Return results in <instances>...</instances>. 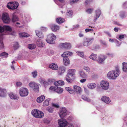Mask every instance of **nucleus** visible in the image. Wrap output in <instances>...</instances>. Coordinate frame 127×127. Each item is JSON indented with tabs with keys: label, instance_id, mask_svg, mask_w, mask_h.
<instances>
[{
	"label": "nucleus",
	"instance_id": "1",
	"mask_svg": "<svg viewBox=\"0 0 127 127\" xmlns=\"http://www.w3.org/2000/svg\"><path fill=\"white\" fill-rule=\"evenodd\" d=\"M120 74V71L118 69L109 71L107 74V76L110 79H115Z\"/></svg>",
	"mask_w": 127,
	"mask_h": 127
},
{
	"label": "nucleus",
	"instance_id": "2",
	"mask_svg": "<svg viewBox=\"0 0 127 127\" xmlns=\"http://www.w3.org/2000/svg\"><path fill=\"white\" fill-rule=\"evenodd\" d=\"M31 113L32 116L36 118H42L44 116L43 113L37 110L34 109L32 110Z\"/></svg>",
	"mask_w": 127,
	"mask_h": 127
},
{
	"label": "nucleus",
	"instance_id": "3",
	"mask_svg": "<svg viewBox=\"0 0 127 127\" xmlns=\"http://www.w3.org/2000/svg\"><path fill=\"white\" fill-rule=\"evenodd\" d=\"M56 38V36L53 33L48 35L46 39L47 42L50 44H54L55 43V40Z\"/></svg>",
	"mask_w": 127,
	"mask_h": 127
},
{
	"label": "nucleus",
	"instance_id": "4",
	"mask_svg": "<svg viewBox=\"0 0 127 127\" xmlns=\"http://www.w3.org/2000/svg\"><path fill=\"white\" fill-rule=\"evenodd\" d=\"M93 37L86 38L84 39L83 42V45L87 47L89 46L94 40Z\"/></svg>",
	"mask_w": 127,
	"mask_h": 127
},
{
	"label": "nucleus",
	"instance_id": "5",
	"mask_svg": "<svg viewBox=\"0 0 127 127\" xmlns=\"http://www.w3.org/2000/svg\"><path fill=\"white\" fill-rule=\"evenodd\" d=\"M2 20L4 23L7 24L9 23L10 21L8 14L6 13H4L2 14Z\"/></svg>",
	"mask_w": 127,
	"mask_h": 127
},
{
	"label": "nucleus",
	"instance_id": "6",
	"mask_svg": "<svg viewBox=\"0 0 127 127\" xmlns=\"http://www.w3.org/2000/svg\"><path fill=\"white\" fill-rule=\"evenodd\" d=\"M29 86L34 91L38 92L39 88V84L33 82H31L29 84Z\"/></svg>",
	"mask_w": 127,
	"mask_h": 127
},
{
	"label": "nucleus",
	"instance_id": "7",
	"mask_svg": "<svg viewBox=\"0 0 127 127\" xmlns=\"http://www.w3.org/2000/svg\"><path fill=\"white\" fill-rule=\"evenodd\" d=\"M4 31L3 28L0 26V49H3L4 47L2 41V35L3 34L2 33Z\"/></svg>",
	"mask_w": 127,
	"mask_h": 127
},
{
	"label": "nucleus",
	"instance_id": "8",
	"mask_svg": "<svg viewBox=\"0 0 127 127\" xmlns=\"http://www.w3.org/2000/svg\"><path fill=\"white\" fill-rule=\"evenodd\" d=\"M18 5L17 2L13 3L12 2H11L8 3L7 7L9 9H14L17 8L19 6Z\"/></svg>",
	"mask_w": 127,
	"mask_h": 127
},
{
	"label": "nucleus",
	"instance_id": "9",
	"mask_svg": "<svg viewBox=\"0 0 127 127\" xmlns=\"http://www.w3.org/2000/svg\"><path fill=\"white\" fill-rule=\"evenodd\" d=\"M106 58V56L100 54L98 56L96 62L99 64H102Z\"/></svg>",
	"mask_w": 127,
	"mask_h": 127
},
{
	"label": "nucleus",
	"instance_id": "10",
	"mask_svg": "<svg viewBox=\"0 0 127 127\" xmlns=\"http://www.w3.org/2000/svg\"><path fill=\"white\" fill-rule=\"evenodd\" d=\"M28 90L27 88H22L20 91V95L22 97L26 96L28 95Z\"/></svg>",
	"mask_w": 127,
	"mask_h": 127
},
{
	"label": "nucleus",
	"instance_id": "11",
	"mask_svg": "<svg viewBox=\"0 0 127 127\" xmlns=\"http://www.w3.org/2000/svg\"><path fill=\"white\" fill-rule=\"evenodd\" d=\"M100 85L102 88L105 90H107L109 87V83L106 81H101Z\"/></svg>",
	"mask_w": 127,
	"mask_h": 127
},
{
	"label": "nucleus",
	"instance_id": "12",
	"mask_svg": "<svg viewBox=\"0 0 127 127\" xmlns=\"http://www.w3.org/2000/svg\"><path fill=\"white\" fill-rule=\"evenodd\" d=\"M74 94L76 93L77 94L80 95L81 93L82 90L80 87L79 86L74 85L73 86Z\"/></svg>",
	"mask_w": 127,
	"mask_h": 127
},
{
	"label": "nucleus",
	"instance_id": "13",
	"mask_svg": "<svg viewBox=\"0 0 127 127\" xmlns=\"http://www.w3.org/2000/svg\"><path fill=\"white\" fill-rule=\"evenodd\" d=\"M67 110L64 107H62L59 112V115L61 118L64 117L67 115Z\"/></svg>",
	"mask_w": 127,
	"mask_h": 127
},
{
	"label": "nucleus",
	"instance_id": "14",
	"mask_svg": "<svg viewBox=\"0 0 127 127\" xmlns=\"http://www.w3.org/2000/svg\"><path fill=\"white\" fill-rule=\"evenodd\" d=\"M66 69V68L64 66L60 67L58 71V75H61L63 74L65 71Z\"/></svg>",
	"mask_w": 127,
	"mask_h": 127
},
{
	"label": "nucleus",
	"instance_id": "15",
	"mask_svg": "<svg viewBox=\"0 0 127 127\" xmlns=\"http://www.w3.org/2000/svg\"><path fill=\"white\" fill-rule=\"evenodd\" d=\"M60 46H61L63 48L65 49H69L71 47L70 44L69 43L67 42L61 43Z\"/></svg>",
	"mask_w": 127,
	"mask_h": 127
},
{
	"label": "nucleus",
	"instance_id": "16",
	"mask_svg": "<svg viewBox=\"0 0 127 127\" xmlns=\"http://www.w3.org/2000/svg\"><path fill=\"white\" fill-rule=\"evenodd\" d=\"M8 95L9 97L12 99L17 100L19 98V97L18 95L12 93H10L8 94Z\"/></svg>",
	"mask_w": 127,
	"mask_h": 127
},
{
	"label": "nucleus",
	"instance_id": "17",
	"mask_svg": "<svg viewBox=\"0 0 127 127\" xmlns=\"http://www.w3.org/2000/svg\"><path fill=\"white\" fill-rule=\"evenodd\" d=\"M7 95V91L6 90L0 88V96L4 97Z\"/></svg>",
	"mask_w": 127,
	"mask_h": 127
},
{
	"label": "nucleus",
	"instance_id": "18",
	"mask_svg": "<svg viewBox=\"0 0 127 127\" xmlns=\"http://www.w3.org/2000/svg\"><path fill=\"white\" fill-rule=\"evenodd\" d=\"M50 27L53 32H56L59 29V27L58 26L54 24H51Z\"/></svg>",
	"mask_w": 127,
	"mask_h": 127
},
{
	"label": "nucleus",
	"instance_id": "19",
	"mask_svg": "<svg viewBox=\"0 0 127 127\" xmlns=\"http://www.w3.org/2000/svg\"><path fill=\"white\" fill-rule=\"evenodd\" d=\"M96 15L94 17V22H95L97 19L100 16L101 14L100 10L99 9L96 10L95 11Z\"/></svg>",
	"mask_w": 127,
	"mask_h": 127
},
{
	"label": "nucleus",
	"instance_id": "20",
	"mask_svg": "<svg viewBox=\"0 0 127 127\" xmlns=\"http://www.w3.org/2000/svg\"><path fill=\"white\" fill-rule=\"evenodd\" d=\"M36 43L39 47H43L44 45V43L43 42L41 39H38L36 41Z\"/></svg>",
	"mask_w": 127,
	"mask_h": 127
},
{
	"label": "nucleus",
	"instance_id": "21",
	"mask_svg": "<svg viewBox=\"0 0 127 127\" xmlns=\"http://www.w3.org/2000/svg\"><path fill=\"white\" fill-rule=\"evenodd\" d=\"M79 76L82 78H86L87 77V75L83 71L81 70H79L78 72Z\"/></svg>",
	"mask_w": 127,
	"mask_h": 127
},
{
	"label": "nucleus",
	"instance_id": "22",
	"mask_svg": "<svg viewBox=\"0 0 127 127\" xmlns=\"http://www.w3.org/2000/svg\"><path fill=\"white\" fill-rule=\"evenodd\" d=\"M101 99L102 101L107 104L109 103L111 101V100L109 98L105 96H103Z\"/></svg>",
	"mask_w": 127,
	"mask_h": 127
},
{
	"label": "nucleus",
	"instance_id": "23",
	"mask_svg": "<svg viewBox=\"0 0 127 127\" xmlns=\"http://www.w3.org/2000/svg\"><path fill=\"white\" fill-rule=\"evenodd\" d=\"M76 70L73 69H70L68 70L67 73L68 74L70 75L71 76H73L75 74L76 72Z\"/></svg>",
	"mask_w": 127,
	"mask_h": 127
},
{
	"label": "nucleus",
	"instance_id": "24",
	"mask_svg": "<svg viewBox=\"0 0 127 127\" xmlns=\"http://www.w3.org/2000/svg\"><path fill=\"white\" fill-rule=\"evenodd\" d=\"M96 86V84L95 83H89L87 85L88 87L90 89H93L95 88Z\"/></svg>",
	"mask_w": 127,
	"mask_h": 127
},
{
	"label": "nucleus",
	"instance_id": "25",
	"mask_svg": "<svg viewBox=\"0 0 127 127\" xmlns=\"http://www.w3.org/2000/svg\"><path fill=\"white\" fill-rule=\"evenodd\" d=\"M72 54V53L71 52L67 51L65 52L61 55L62 57H67L69 56H71Z\"/></svg>",
	"mask_w": 127,
	"mask_h": 127
},
{
	"label": "nucleus",
	"instance_id": "26",
	"mask_svg": "<svg viewBox=\"0 0 127 127\" xmlns=\"http://www.w3.org/2000/svg\"><path fill=\"white\" fill-rule=\"evenodd\" d=\"M64 63L65 65H68L69 64V60L67 57H63Z\"/></svg>",
	"mask_w": 127,
	"mask_h": 127
},
{
	"label": "nucleus",
	"instance_id": "27",
	"mask_svg": "<svg viewBox=\"0 0 127 127\" xmlns=\"http://www.w3.org/2000/svg\"><path fill=\"white\" fill-rule=\"evenodd\" d=\"M97 56L96 54L93 53L89 56V58L95 61H96L97 59Z\"/></svg>",
	"mask_w": 127,
	"mask_h": 127
},
{
	"label": "nucleus",
	"instance_id": "28",
	"mask_svg": "<svg viewBox=\"0 0 127 127\" xmlns=\"http://www.w3.org/2000/svg\"><path fill=\"white\" fill-rule=\"evenodd\" d=\"M49 67L50 68L53 70H56L58 68V66L56 64L54 63L50 64L49 66Z\"/></svg>",
	"mask_w": 127,
	"mask_h": 127
},
{
	"label": "nucleus",
	"instance_id": "29",
	"mask_svg": "<svg viewBox=\"0 0 127 127\" xmlns=\"http://www.w3.org/2000/svg\"><path fill=\"white\" fill-rule=\"evenodd\" d=\"M45 98V96L44 95H42L37 98L36 101L38 102H41L44 100Z\"/></svg>",
	"mask_w": 127,
	"mask_h": 127
},
{
	"label": "nucleus",
	"instance_id": "30",
	"mask_svg": "<svg viewBox=\"0 0 127 127\" xmlns=\"http://www.w3.org/2000/svg\"><path fill=\"white\" fill-rule=\"evenodd\" d=\"M35 33L36 35L39 37L41 38H43L44 37V35L42 33L36 30L35 31Z\"/></svg>",
	"mask_w": 127,
	"mask_h": 127
},
{
	"label": "nucleus",
	"instance_id": "31",
	"mask_svg": "<svg viewBox=\"0 0 127 127\" xmlns=\"http://www.w3.org/2000/svg\"><path fill=\"white\" fill-rule=\"evenodd\" d=\"M73 13V11L71 10H68L66 13L67 17L68 18H71L72 16Z\"/></svg>",
	"mask_w": 127,
	"mask_h": 127
},
{
	"label": "nucleus",
	"instance_id": "32",
	"mask_svg": "<svg viewBox=\"0 0 127 127\" xmlns=\"http://www.w3.org/2000/svg\"><path fill=\"white\" fill-rule=\"evenodd\" d=\"M12 21L13 22H14L17 21L18 20V19L16 15H15L14 13L12 14Z\"/></svg>",
	"mask_w": 127,
	"mask_h": 127
},
{
	"label": "nucleus",
	"instance_id": "33",
	"mask_svg": "<svg viewBox=\"0 0 127 127\" xmlns=\"http://www.w3.org/2000/svg\"><path fill=\"white\" fill-rule=\"evenodd\" d=\"M63 91V88L61 87H57V88H56L55 91L57 92V93L61 94L62 93Z\"/></svg>",
	"mask_w": 127,
	"mask_h": 127
},
{
	"label": "nucleus",
	"instance_id": "34",
	"mask_svg": "<svg viewBox=\"0 0 127 127\" xmlns=\"http://www.w3.org/2000/svg\"><path fill=\"white\" fill-rule=\"evenodd\" d=\"M123 71L127 72V64L125 62H123Z\"/></svg>",
	"mask_w": 127,
	"mask_h": 127
},
{
	"label": "nucleus",
	"instance_id": "35",
	"mask_svg": "<svg viewBox=\"0 0 127 127\" xmlns=\"http://www.w3.org/2000/svg\"><path fill=\"white\" fill-rule=\"evenodd\" d=\"M8 54L7 53L3 52L0 54V57H2L3 58H7L8 57Z\"/></svg>",
	"mask_w": 127,
	"mask_h": 127
},
{
	"label": "nucleus",
	"instance_id": "36",
	"mask_svg": "<svg viewBox=\"0 0 127 127\" xmlns=\"http://www.w3.org/2000/svg\"><path fill=\"white\" fill-rule=\"evenodd\" d=\"M66 90L71 94H74L73 90L70 87H66Z\"/></svg>",
	"mask_w": 127,
	"mask_h": 127
},
{
	"label": "nucleus",
	"instance_id": "37",
	"mask_svg": "<svg viewBox=\"0 0 127 127\" xmlns=\"http://www.w3.org/2000/svg\"><path fill=\"white\" fill-rule=\"evenodd\" d=\"M56 21L58 23H62L64 22V20L63 18H59L56 19Z\"/></svg>",
	"mask_w": 127,
	"mask_h": 127
},
{
	"label": "nucleus",
	"instance_id": "38",
	"mask_svg": "<svg viewBox=\"0 0 127 127\" xmlns=\"http://www.w3.org/2000/svg\"><path fill=\"white\" fill-rule=\"evenodd\" d=\"M50 100V99L48 98L47 99L45 100L44 101L43 103V105L44 106H46L48 105L49 104V101Z\"/></svg>",
	"mask_w": 127,
	"mask_h": 127
},
{
	"label": "nucleus",
	"instance_id": "39",
	"mask_svg": "<svg viewBox=\"0 0 127 127\" xmlns=\"http://www.w3.org/2000/svg\"><path fill=\"white\" fill-rule=\"evenodd\" d=\"M82 98L84 100L88 102L91 101V99L87 97L85 95H83L82 96Z\"/></svg>",
	"mask_w": 127,
	"mask_h": 127
},
{
	"label": "nucleus",
	"instance_id": "40",
	"mask_svg": "<svg viewBox=\"0 0 127 127\" xmlns=\"http://www.w3.org/2000/svg\"><path fill=\"white\" fill-rule=\"evenodd\" d=\"M20 37H27L29 36V35L27 33H21L19 34Z\"/></svg>",
	"mask_w": 127,
	"mask_h": 127
},
{
	"label": "nucleus",
	"instance_id": "41",
	"mask_svg": "<svg viewBox=\"0 0 127 127\" xmlns=\"http://www.w3.org/2000/svg\"><path fill=\"white\" fill-rule=\"evenodd\" d=\"M36 47V45L34 44H31L29 45L28 48L30 49H33Z\"/></svg>",
	"mask_w": 127,
	"mask_h": 127
},
{
	"label": "nucleus",
	"instance_id": "42",
	"mask_svg": "<svg viewBox=\"0 0 127 127\" xmlns=\"http://www.w3.org/2000/svg\"><path fill=\"white\" fill-rule=\"evenodd\" d=\"M3 28L4 30V29H5L6 30L9 31H11L12 30L11 29V28L9 26H3Z\"/></svg>",
	"mask_w": 127,
	"mask_h": 127
},
{
	"label": "nucleus",
	"instance_id": "43",
	"mask_svg": "<svg viewBox=\"0 0 127 127\" xmlns=\"http://www.w3.org/2000/svg\"><path fill=\"white\" fill-rule=\"evenodd\" d=\"M77 55L80 57L83 58L84 57V53L83 52H80L79 51H77L76 52Z\"/></svg>",
	"mask_w": 127,
	"mask_h": 127
},
{
	"label": "nucleus",
	"instance_id": "44",
	"mask_svg": "<svg viewBox=\"0 0 127 127\" xmlns=\"http://www.w3.org/2000/svg\"><path fill=\"white\" fill-rule=\"evenodd\" d=\"M68 75H67L66 77L65 78V79L67 82L69 83H72V80L69 77V76H68Z\"/></svg>",
	"mask_w": 127,
	"mask_h": 127
},
{
	"label": "nucleus",
	"instance_id": "45",
	"mask_svg": "<svg viewBox=\"0 0 127 127\" xmlns=\"http://www.w3.org/2000/svg\"><path fill=\"white\" fill-rule=\"evenodd\" d=\"M32 74L33 77L35 78L37 76V72L36 71H34L32 72Z\"/></svg>",
	"mask_w": 127,
	"mask_h": 127
},
{
	"label": "nucleus",
	"instance_id": "46",
	"mask_svg": "<svg viewBox=\"0 0 127 127\" xmlns=\"http://www.w3.org/2000/svg\"><path fill=\"white\" fill-rule=\"evenodd\" d=\"M19 44L18 42H15L13 48L14 50H16L19 47Z\"/></svg>",
	"mask_w": 127,
	"mask_h": 127
},
{
	"label": "nucleus",
	"instance_id": "47",
	"mask_svg": "<svg viewBox=\"0 0 127 127\" xmlns=\"http://www.w3.org/2000/svg\"><path fill=\"white\" fill-rule=\"evenodd\" d=\"M120 16L122 18H124L125 17V13L124 11H121L120 12Z\"/></svg>",
	"mask_w": 127,
	"mask_h": 127
},
{
	"label": "nucleus",
	"instance_id": "48",
	"mask_svg": "<svg viewBox=\"0 0 127 127\" xmlns=\"http://www.w3.org/2000/svg\"><path fill=\"white\" fill-rule=\"evenodd\" d=\"M93 10V8H88L86 10V11L88 13L90 14L92 13Z\"/></svg>",
	"mask_w": 127,
	"mask_h": 127
},
{
	"label": "nucleus",
	"instance_id": "49",
	"mask_svg": "<svg viewBox=\"0 0 127 127\" xmlns=\"http://www.w3.org/2000/svg\"><path fill=\"white\" fill-rule=\"evenodd\" d=\"M47 110L49 112L52 113L53 111V108L52 107H48L47 108Z\"/></svg>",
	"mask_w": 127,
	"mask_h": 127
},
{
	"label": "nucleus",
	"instance_id": "50",
	"mask_svg": "<svg viewBox=\"0 0 127 127\" xmlns=\"http://www.w3.org/2000/svg\"><path fill=\"white\" fill-rule=\"evenodd\" d=\"M83 69L85 70L87 72H89L90 71V69L88 66H84L83 67Z\"/></svg>",
	"mask_w": 127,
	"mask_h": 127
},
{
	"label": "nucleus",
	"instance_id": "51",
	"mask_svg": "<svg viewBox=\"0 0 127 127\" xmlns=\"http://www.w3.org/2000/svg\"><path fill=\"white\" fill-rule=\"evenodd\" d=\"M85 31L87 33L89 32H93L94 31V30L93 29H85Z\"/></svg>",
	"mask_w": 127,
	"mask_h": 127
},
{
	"label": "nucleus",
	"instance_id": "52",
	"mask_svg": "<svg viewBox=\"0 0 127 127\" xmlns=\"http://www.w3.org/2000/svg\"><path fill=\"white\" fill-rule=\"evenodd\" d=\"M91 2V1L90 0H86L85 3V5H89Z\"/></svg>",
	"mask_w": 127,
	"mask_h": 127
},
{
	"label": "nucleus",
	"instance_id": "53",
	"mask_svg": "<svg viewBox=\"0 0 127 127\" xmlns=\"http://www.w3.org/2000/svg\"><path fill=\"white\" fill-rule=\"evenodd\" d=\"M124 37V35L121 34L119 35V38H118V39L120 41H121V39L123 38Z\"/></svg>",
	"mask_w": 127,
	"mask_h": 127
},
{
	"label": "nucleus",
	"instance_id": "54",
	"mask_svg": "<svg viewBox=\"0 0 127 127\" xmlns=\"http://www.w3.org/2000/svg\"><path fill=\"white\" fill-rule=\"evenodd\" d=\"M58 83L59 86L62 85L64 84V82L62 81H58Z\"/></svg>",
	"mask_w": 127,
	"mask_h": 127
},
{
	"label": "nucleus",
	"instance_id": "55",
	"mask_svg": "<svg viewBox=\"0 0 127 127\" xmlns=\"http://www.w3.org/2000/svg\"><path fill=\"white\" fill-rule=\"evenodd\" d=\"M70 2V3L71 4H73V3L77 2L79 0H72Z\"/></svg>",
	"mask_w": 127,
	"mask_h": 127
},
{
	"label": "nucleus",
	"instance_id": "56",
	"mask_svg": "<svg viewBox=\"0 0 127 127\" xmlns=\"http://www.w3.org/2000/svg\"><path fill=\"white\" fill-rule=\"evenodd\" d=\"M100 43H101L104 45L106 46L107 45V44L105 41H103L102 40H100Z\"/></svg>",
	"mask_w": 127,
	"mask_h": 127
},
{
	"label": "nucleus",
	"instance_id": "57",
	"mask_svg": "<svg viewBox=\"0 0 127 127\" xmlns=\"http://www.w3.org/2000/svg\"><path fill=\"white\" fill-rule=\"evenodd\" d=\"M43 122L44 123L47 124L49 123L50 122L47 119H44L43 120Z\"/></svg>",
	"mask_w": 127,
	"mask_h": 127
},
{
	"label": "nucleus",
	"instance_id": "58",
	"mask_svg": "<svg viewBox=\"0 0 127 127\" xmlns=\"http://www.w3.org/2000/svg\"><path fill=\"white\" fill-rule=\"evenodd\" d=\"M104 32L107 35L111 37V35L109 32L107 31H104Z\"/></svg>",
	"mask_w": 127,
	"mask_h": 127
},
{
	"label": "nucleus",
	"instance_id": "59",
	"mask_svg": "<svg viewBox=\"0 0 127 127\" xmlns=\"http://www.w3.org/2000/svg\"><path fill=\"white\" fill-rule=\"evenodd\" d=\"M41 30L43 31H45L47 30V28L46 27H42L41 28Z\"/></svg>",
	"mask_w": 127,
	"mask_h": 127
},
{
	"label": "nucleus",
	"instance_id": "60",
	"mask_svg": "<svg viewBox=\"0 0 127 127\" xmlns=\"http://www.w3.org/2000/svg\"><path fill=\"white\" fill-rule=\"evenodd\" d=\"M56 88V87H54L53 86H51L50 87L49 89L55 91Z\"/></svg>",
	"mask_w": 127,
	"mask_h": 127
},
{
	"label": "nucleus",
	"instance_id": "61",
	"mask_svg": "<svg viewBox=\"0 0 127 127\" xmlns=\"http://www.w3.org/2000/svg\"><path fill=\"white\" fill-rule=\"evenodd\" d=\"M52 106H53L57 108H58L59 107V105L58 104H52Z\"/></svg>",
	"mask_w": 127,
	"mask_h": 127
},
{
	"label": "nucleus",
	"instance_id": "62",
	"mask_svg": "<svg viewBox=\"0 0 127 127\" xmlns=\"http://www.w3.org/2000/svg\"><path fill=\"white\" fill-rule=\"evenodd\" d=\"M106 54L107 55L109 56L110 57H113L114 56V55L112 53H106Z\"/></svg>",
	"mask_w": 127,
	"mask_h": 127
},
{
	"label": "nucleus",
	"instance_id": "63",
	"mask_svg": "<svg viewBox=\"0 0 127 127\" xmlns=\"http://www.w3.org/2000/svg\"><path fill=\"white\" fill-rule=\"evenodd\" d=\"M65 127H74L73 125L71 124L67 125Z\"/></svg>",
	"mask_w": 127,
	"mask_h": 127
},
{
	"label": "nucleus",
	"instance_id": "64",
	"mask_svg": "<svg viewBox=\"0 0 127 127\" xmlns=\"http://www.w3.org/2000/svg\"><path fill=\"white\" fill-rule=\"evenodd\" d=\"M116 45L117 46H120L121 44L119 43V42L117 40H116Z\"/></svg>",
	"mask_w": 127,
	"mask_h": 127
}]
</instances>
